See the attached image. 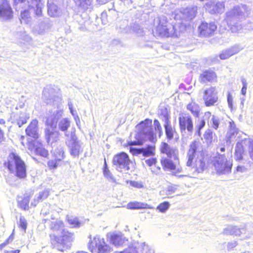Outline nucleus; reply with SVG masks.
<instances>
[{
	"mask_svg": "<svg viewBox=\"0 0 253 253\" xmlns=\"http://www.w3.org/2000/svg\"><path fill=\"white\" fill-rule=\"evenodd\" d=\"M248 144L249 145V151L250 156L252 160H253V141H251L250 140V142L249 143H248Z\"/></svg>",
	"mask_w": 253,
	"mask_h": 253,
	"instance_id": "obj_62",
	"label": "nucleus"
},
{
	"mask_svg": "<svg viewBox=\"0 0 253 253\" xmlns=\"http://www.w3.org/2000/svg\"><path fill=\"white\" fill-rule=\"evenodd\" d=\"M49 194V190L48 189H45L43 191L40 192L37 198H35L31 203V205L35 207L40 201H42L47 198Z\"/></svg>",
	"mask_w": 253,
	"mask_h": 253,
	"instance_id": "obj_40",
	"label": "nucleus"
},
{
	"mask_svg": "<svg viewBox=\"0 0 253 253\" xmlns=\"http://www.w3.org/2000/svg\"><path fill=\"white\" fill-rule=\"evenodd\" d=\"M77 5L85 10L91 6V0H74Z\"/></svg>",
	"mask_w": 253,
	"mask_h": 253,
	"instance_id": "obj_42",
	"label": "nucleus"
},
{
	"mask_svg": "<svg viewBox=\"0 0 253 253\" xmlns=\"http://www.w3.org/2000/svg\"><path fill=\"white\" fill-rule=\"evenodd\" d=\"M148 246L145 243H134L127 249L118 253H142L145 250H147Z\"/></svg>",
	"mask_w": 253,
	"mask_h": 253,
	"instance_id": "obj_23",
	"label": "nucleus"
},
{
	"mask_svg": "<svg viewBox=\"0 0 253 253\" xmlns=\"http://www.w3.org/2000/svg\"><path fill=\"white\" fill-rule=\"evenodd\" d=\"M38 125V121L37 120H32L25 130L26 134L34 138H38L39 137Z\"/></svg>",
	"mask_w": 253,
	"mask_h": 253,
	"instance_id": "obj_27",
	"label": "nucleus"
},
{
	"mask_svg": "<svg viewBox=\"0 0 253 253\" xmlns=\"http://www.w3.org/2000/svg\"><path fill=\"white\" fill-rule=\"evenodd\" d=\"M154 126L156 133H158L159 136L160 137L163 134V130L161 124L157 120L154 121Z\"/></svg>",
	"mask_w": 253,
	"mask_h": 253,
	"instance_id": "obj_50",
	"label": "nucleus"
},
{
	"mask_svg": "<svg viewBox=\"0 0 253 253\" xmlns=\"http://www.w3.org/2000/svg\"><path fill=\"white\" fill-rule=\"evenodd\" d=\"M216 26L214 23L203 22L199 27V31L201 36L208 37L211 35L216 29Z\"/></svg>",
	"mask_w": 253,
	"mask_h": 253,
	"instance_id": "obj_22",
	"label": "nucleus"
},
{
	"mask_svg": "<svg viewBox=\"0 0 253 253\" xmlns=\"http://www.w3.org/2000/svg\"><path fill=\"white\" fill-rule=\"evenodd\" d=\"M187 109L191 112L193 115L195 117H198L200 111V107L198 104L195 102L189 103L187 105Z\"/></svg>",
	"mask_w": 253,
	"mask_h": 253,
	"instance_id": "obj_41",
	"label": "nucleus"
},
{
	"mask_svg": "<svg viewBox=\"0 0 253 253\" xmlns=\"http://www.w3.org/2000/svg\"><path fill=\"white\" fill-rule=\"evenodd\" d=\"M130 184L131 186L137 189L143 188L144 187V184L141 181H131Z\"/></svg>",
	"mask_w": 253,
	"mask_h": 253,
	"instance_id": "obj_56",
	"label": "nucleus"
},
{
	"mask_svg": "<svg viewBox=\"0 0 253 253\" xmlns=\"http://www.w3.org/2000/svg\"><path fill=\"white\" fill-rule=\"evenodd\" d=\"M110 242L115 246H121L125 244L127 240L121 234H109L107 235Z\"/></svg>",
	"mask_w": 253,
	"mask_h": 253,
	"instance_id": "obj_28",
	"label": "nucleus"
},
{
	"mask_svg": "<svg viewBox=\"0 0 253 253\" xmlns=\"http://www.w3.org/2000/svg\"><path fill=\"white\" fill-rule=\"evenodd\" d=\"M29 201L30 197L28 196H25L23 198L18 197L17 199L18 206L22 210H28L29 208Z\"/></svg>",
	"mask_w": 253,
	"mask_h": 253,
	"instance_id": "obj_39",
	"label": "nucleus"
},
{
	"mask_svg": "<svg viewBox=\"0 0 253 253\" xmlns=\"http://www.w3.org/2000/svg\"><path fill=\"white\" fill-rule=\"evenodd\" d=\"M160 118L165 122H170L169 121V115L168 109L166 108H162L159 112Z\"/></svg>",
	"mask_w": 253,
	"mask_h": 253,
	"instance_id": "obj_46",
	"label": "nucleus"
},
{
	"mask_svg": "<svg viewBox=\"0 0 253 253\" xmlns=\"http://www.w3.org/2000/svg\"><path fill=\"white\" fill-rule=\"evenodd\" d=\"M33 145L37 154L43 157H46L48 156V151L43 147L41 143H38L36 141H34Z\"/></svg>",
	"mask_w": 253,
	"mask_h": 253,
	"instance_id": "obj_38",
	"label": "nucleus"
},
{
	"mask_svg": "<svg viewBox=\"0 0 253 253\" xmlns=\"http://www.w3.org/2000/svg\"><path fill=\"white\" fill-rule=\"evenodd\" d=\"M243 230V228H240L236 226L229 225L224 228L222 233L224 235L240 236L242 233V230Z\"/></svg>",
	"mask_w": 253,
	"mask_h": 253,
	"instance_id": "obj_36",
	"label": "nucleus"
},
{
	"mask_svg": "<svg viewBox=\"0 0 253 253\" xmlns=\"http://www.w3.org/2000/svg\"><path fill=\"white\" fill-rule=\"evenodd\" d=\"M52 115L47 117L46 125L47 127L45 129V137L48 143L56 141L59 138V133L56 130L57 120L63 114V109L59 106L58 109L54 110Z\"/></svg>",
	"mask_w": 253,
	"mask_h": 253,
	"instance_id": "obj_2",
	"label": "nucleus"
},
{
	"mask_svg": "<svg viewBox=\"0 0 253 253\" xmlns=\"http://www.w3.org/2000/svg\"><path fill=\"white\" fill-rule=\"evenodd\" d=\"M30 118V115L26 112H20L19 114L12 113L11 119L16 123L19 127H21L25 124Z\"/></svg>",
	"mask_w": 253,
	"mask_h": 253,
	"instance_id": "obj_26",
	"label": "nucleus"
},
{
	"mask_svg": "<svg viewBox=\"0 0 253 253\" xmlns=\"http://www.w3.org/2000/svg\"><path fill=\"white\" fill-rule=\"evenodd\" d=\"M216 79V75L215 73L211 70L203 71L199 77L200 82L203 83H205L207 82H212L215 81Z\"/></svg>",
	"mask_w": 253,
	"mask_h": 253,
	"instance_id": "obj_33",
	"label": "nucleus"
},
{
	"mask_svg": "<svg viewBox=\"0 0 253 253\" xmlns=\"http://www.w3.org/2000/svg\"><path fill=\"white\" fill-rule=\"evenodd\" d=\"M152 120L146 119L136 126V128L139 132L136 134V141H131L130 145H141L143 141L148 140L154 141L156 139V134L153 131Z\"/></svg>",
	"mask_w": 253,
	"mask_h": 253,
	"instance_id": "obj_3",
	"label": "nucleus"
},
{
	"mask_svg": "<svg viewBox=\"0 0 253 253\" xmlns=\"http://www.w3.org/2000/svg\"><path fill=\"white\" fill-rule=\"evenodd\" d=\"M88 248L92 253L96 248L98 253H110L112 251V248L105 242L104 239L99 236H96L93 240H90Z\"/></svg>",
	"mask_w": 253,
	"mask_h": 253,
	"instance_id": "obj_12",
	"label": "nucleus"
},
{
	"mask_svg": "<svg viewBox=\"0 0 253 253\" xmlns=\"http://www.w3.org/2000/svg\"><path fill=\"white\" fill-rule=\"evenodd\" d=\"M203 99L207 106L213 105L217 101V91L215 87H211L204 92Z\"/></svg>",
	"mask_w": 253,
	"mask_h": 253,
	"instance_id": "obj_19",
	"label": "nucleus"
},
{
	"mask_svg": "<svg viewBox=\"0 0 253 253\" xmlns=\"http://www.w3.org/2000/svg\"><path fill=\"white\" fill-rule=\"evenodd\" d=\"M13 17V11L9 1L7 0L0 1V18L9 20Z\"/></svg>",
	"mask_w": 253,
	"mask_h": 253,
	"instance_id": "obj_17",
	"label": "nucleus"
},
{
	"mask_svg": "<svg viewBox=\"0 0 253 253\" xmlns=\"http://www.w3.org/2000/svg\"><path fill=\"white\" fill-rule=\"evenodd\" d=\"M47 28V26L44 23L40 24L38 26L35 28L34 32L38 35H43Z\"/></svg>",
	"mask_w": 253,
	"mask_h": 253,
	"instance_id": "obj_43",
	"label": "nucleus"
},
{
	"mask_svg": "<svg viewBox=\"0 0 253 253\" xmlns=\"http://www.w3.org/2000/svg\"><path fill=\"white\" fill-rule=\"evenodd\" d=\"M11 40L17 44H22L30 42L32 38L24 30L19 29L13 33Z\"/></svg>",
	"mask_w": 253,
	"mask_h": 253,
	"instance_id": "obj_18",
	"label": "nucleus"
},
{
	"mask_svg": "<svg viewBox=\"0 0 253 253\" xmlns=\"http://www.w3.org/2000/svg\"><path fill=\"white\" fill-rule=\"evenodd\" d=\"M19 225L25 232L27 229V222L24 216H21L19 219Z\"/></svg>",
	"mask_w": 253,
	"mask_h": 253,
	"instance_id": "obj_55",
	"label": "nucleus"
},
{
	"mask_svg": "<svg viewBox=\"0 0 253 253\" xmlns=\"http://www.w3.org/2000/svg\"><path fill=\"white\" fill-rule=\"evenodd\" d=\"M165 129L166 137L168 139L171 140L174 139L177 140L178 139V135L175 130L174 127H172L171 125L170 122H165L164 124Z\"/></svg>",
	"mask_w": 253,
	"mask_h": 253,
	"instance_id": "obj_30",
	"label": "nucleus"
},
{
	"mask_svg": "<svg viewBox=\"0 0 253 253\" xmlns=\"http://www.w3.org/2000/svg\"><path fill=\"white\" fill-rule=\"evenodd\" d=\"M68 105L70 110V112L74 117L78 115L76 111L73 109V104L71 101H68Z\"/></svg>",
	"mask_w": 253,
	"mask_h": 253,
	"instance_id": "obj_60",
	"label": "nucleus"
},
{
	"mask_svg": "<svg viewBox=\"0 0 253 253\" xmlns=\"http://www.w3.org/2000/svg\"><path fill=\"white\" fill-rule=\"evenodd\" d=\"M60 118L57 120L58 127L60 130L65 132V135L68 137L69 134L67 133V129L70 126V121L67 118L60 119Z\"/></svg>",
	"mask_w": 253,
	"mask_h": 253,
	"instance_id": "obj_35",
	"label": "nucleus"
},
{
	"mask_svg": "<svg viewBox=\"0 0 253 253\" xmlns=\"http://www.w3.org/2000/svg\"><path fill=\"white\" fill-rule=\"evenodd\" d=\"M59 89L55 88L51 86H47L45 87L42 92V99L47 104H52L56 105L58 110L59 106H61L63 109L62 105L61 98L59 93Z\"/></svg>",
	"mask_w": 253,
	"mask_h": 253,
	"instance_id": "obj_8",
	"label": "nucleus"
},
{
	"mask_svg": "<svg viewBox=\"0 0 253 253\" xmlns=\"http://www.w3.org/2000/svg\"><path fill=\"white\" fill-rule=\"evenodd\" d=\"M49 228L53 232V233H51L50 234H54L58 236L59 234L63 232V231L66 230L64 229V225L63 221L60 219L51 221Z\"/></svg>",
	"mask_w": 253,
	"mask_h": 253,
	"instance_id": "obj_29",
	"label": "nucleus"
},
{
	"mask_svg": "<svg viewBox=\"0 0 253 253\" xmlns=\"http://www.w3.org/2000/svg\"><path fill=\"white\" fill-rule=\"evenodd\" d=\"M130 163L128 155L124 152L116 155L113 159V164L116 169L120 172L127 173L130 169Z\"/></svg>",
	"mask_w": 253,
	"mask_h": 253,
	"instance_id": "obj_10",
	"label": "nucleus"
},
{
	"mask_svg": "<svg viewBox=\"0 0 253 253\" xmlns=\"http://www.w3.org/2000/svg\"><path fill=\"white\" fill-rule=\"evenodd\" d=\"M250 142V139L245 138L242 140L241 142H237L236 146L235 152V158L236 160H240L242 159L243 154L244 152L243 145H248Z\"/></svg>",
	"mask_w": 253,
	"mask_h": 253,
	"instance_id": "obj_31",
	"label": "nucleus"
},
{
	"mask_svg": "<svg viewBox=\"0 0 253 253\" xmlns=\"http://www.w3.org/2000/svg\"><path fill=\"white\" fill-rule=\"evenodd\" d=\"M197 11L196 6L186 8H181L175 11L174 19L176 20L184 19L189 21L193 19L196 16Z\"/></svg>",
	"mask_w": 253,
	"mask_h": 253,
	"instance_id": "obj_15",
	"label": "nucleus"
},
{
	"mask_svg": "<svg viewBox=\"0 0 253 253\" xmlns=\"http://www.w3.org/2000/svg\"><path fill=\"white\" fill-rule=\"evenodd\" d=\"M66 144L72 156L78 157L79 155L83 152V148L75 132H71L70 137L66 140Z\"/></svg>",
	"mask_w": 253,
	"mask_h": 253,
	"instance_id": "obj_11",
	"label": "nucleus"
},
{
	"mask_svg": "<svg viewBox=\"0 0 253 253\" xmlns=\"http://www.w3.org/2000/svg\"><path fill=\"white\" fill-rule=\"evenodd\" d=\"M21 18L25 22H27L30 18V11L29 10L24 9L21 11L20 14Z\"/></svg>",
	"mask_w": 253,
	"mask_h": 253,
	"instance_id": "obj_54",
	"label": "nucleus"
},
{
	"mask_svg": "<svg viewBox=\"0 0 253 253\" xmlns=\"http://www.w3.org/2000/svg\"><path fill=\"white\" fill-rule=\"evenodd\" d=\"M61 162L58 161L56 159L54 160H50L47 162V166L49 169H56L57 167L60 164Z\"/></svg>",
	"mask_w": 253,
	"mask_h": 253,
	"instance_id": "obj_51",
	"label": "nucleus"
},
{
	"mask_svg": "<svg viewBox=\"0 0 253 253\" xmlns=\"http://www.w3.org/2000/svg\"><path fill=\"white\" fill-rule=\"evenodd\" d=\"M151 170L152 173L155 174H159L161 172V168L159 167H156V165H155L152 167H151Z\"/></svg>",
	"mask_w": 253,
	"mask_h": 253,
	"instance_id": "obj_61",
	"label": "nucleus"
},
{
	"mask_svg": "<svg viewBox=\"0 0 253 253\" xmlns=\"http://www.w3.org/2000/svg\"><path fill=\"white\" fill-rule=\"evenodd\" d=\"M11 173L15 174L18 178L22 179L26 176V167L20 157L15 153H10L5 164Z\"/></svg>",
	"mask_w": 253,
	"mask_h": 253,
	"instance_id": "obj_5",
	"label": "nucleus"
},
{
	"mask_svg": "<svg viewBox=\"0 0 253 253\" xmlns=\"http://www.w3.org/2000/svg\"><path fill=\"white\" fill-rule=\"evenodd\" d=\"M127 208L128 209H150L152 208L150 206H149L147 203L138 202L136 201L130 202L128 203L127 205Z\"/></svg>",
	"mask_w": 253,
	"mask_h": 253,
	"instance_id": "obj_37",
	"label": "nucleus"
},
{
	"mask_svg": "<svg viewBox=\"0 0 253 253\" xmlns=\"http://www.w3.org/2000/svg\"><path fill=\"white\" fill-rule=\"evenodd\" d=\"M177 189V186L176 185H170L168 186L167 190V195H170L174 193Z\"/></svg>",
	"mask_w": 253,
	"mask_h": 253,
	"instance_id": "obj_59",
	"label": "nucleus"
},
{
	"mask_svg": "<svg viewBox=\"0 0 253 253\" xmlns=\"http://www.w3.org/2000/svg\"><path fill=\"white\" fill-rule=\"evenodd\" d=\"M170 204L168 202H164L160 204L157 207V210L162 213L166 212L170 207Z\"/></svg>",
	"mask_w": 253,
	"mask_h": 253,
	"instance_id": "obj_48",
	"label": "nucleus"
},
{
	"mask_svg": "<svg viewBox=\"0 0 253 253\" xmlns=\"http://www.w3.org/2000/svg\"><path fill=\"white\" fill-rule=\"evenodd\" d=\"M211 116V112H207L205 113L203 117L198 121L195 126V134H197L199 136L201 135V130L205 126L206 121L208 120Z\"/></svg>",
	"mask_w": 253,
	"mask_h": 253,
	"instance_id": "obj_34",
	"label": "nucleus"
},
{
	"mask_svg": "<svg viewBox=\"0 0 253 253\" xmlns=\"http://www.w3.org/2000/svg\"><path fill=\"white\" fill-rule=\"evenodd\" d=\"M187 158L186 165L191 168L193 175L201 173L206 168V160L200 142L194 141L190 144Z\"/></svg>",
	"mask_w": 253,
	"mask_h": 253,
	"instance_id": "obj_1",
	"label": "nucleus"
},
{
	"mask_svg": "<svg viewBox=\"0 0 253 253\" xmlns=\"http://www.w3.org/2000/svg\"><path fill=\"white\" fill-rule=\"evenodd\" d=\"M67 219L69 224L72 227H79L81 225V222L79 221L78 218L77 217L67 216Z\"/></svg>",
	"mask_w": 253,
	"mask_h": 253,
	"instance_id": "obj_47",
	"label": "nucleus"
},
{
	"mask_svg": "<svg viewBox=\"0 0 253 253\" xmlns=\"http://www.w3.org/2000/svg\"><path fill=\"white\" fill-rule=\"evenodd\" d=\"M219 122V119L217 117L212 116L211 123V126L213 128L217 129L218 128Z\"/></svg>",
	"mask_w": 253,
	"mask_h": 253,
	"instance_id": "obj_52",
	"label": "nucleus"
},
{
	"mask_svg": "<svg viewBox=\"0 0 253 253\" xmlns=\"http://www.w3.org/2000/svg\"><path fill=\"white\" fill-rule=\"evenodd\" d=\"M240 131L236 127V126L233 121L231 120L229 122L228 131L226 134V139L227 141H233L236 140L239 137Z\"/></svg>",
	"mask_w": 253,
	"mask_h": 253,
	"instance_id": "obj_20",
	"label": "nucleus"
},
{
	"mask_svg": "<svg viewBox=\"0 0 253 253\" xmlns=\"http://www.w3.org/2000/svg\"><path fill=\"white\" fill-rule=\"evenodd\" d=\"M204 139L207 144H211L213 139V132L210 129H207L203 135Z\"/></svg>",
	"mask_w": 253,
	"mask_h": 253,
	"instance_id": "obj_45",
	"label": "nucleus"
},
{
	"mask_svg": "<svg viewBox=\"0 0 253 253\" xmlns=\"http://www.w3.org/2000/svg\"><path fill=\"white\" fill-rule=\"evenodd\" d=\"M216 172L219 174H228L231 171L232 161L228 160L224 155H218L212 161Z\"/></svg>",
	"mask_w": 253,
	"mask_h": 253,
	"instance_id": "obj_9",
	"label": "nucleus"
},
{
	"mask_svg": "<svg viewBox=\"0 0 253 253\" xmlns=\"http://www.w3.org/2000/svg\"><path fill=\"white\" fill-rule=\"evenodd\" d=\"M179 128L182 133L185 132L186 130L189 133L193 130V123L191 117L185 113L179 114L178 118Z\"/></svg>",
	"mask_w": 253,
	"mask_h": 253,
	"instance_id": "obj_16",
	"label": "nucleus"
},
{
	"mask_svg": "<svg viewBox=\"0 0 253 253\" xmlns=\"http://www.w3.org/2000/svg\"><path fill=\"white\" fill-rule=\"evenodd\" d=\"M53 155L55 159L60 162L65 158V152L62 148H59L55 150Z\"/></svg>",
	"mask_w": 253,
	"mask_h": 253,
	"instance_id": "obj_44",
	"label": "nucleus"
},
{
	"mask_svg": "<svg viewBox=\"0 0 253 253\" xmlns=\"http://www.w3.org/2000/svg\"><path fill=\"white\" fill-rule=\"evenodd\" d=\"M43 0H14L15 3L19 4L20 6L28 7L33 10L37 15H41L43 6Z\"/></svg>",
	"mask_w": 253,
	"mask_h": 253,
	"instance_id": "obj_13",
	"label": "nucleus"
},
{
	"mask_svg": "<svg viewBox=\"0 0 253 253\" xmlns=\"http://www.w3.org/2000/svg\"><path fill=\"white\" fill-rule=\"evenodd\" d=\"M145 162L147 166L150 167H152L154 165H156L157 160L156 158H151L146 159Z\"/></svg>",
	"mask_w": 253,
	"mask_h": 253,
	"instance_id": "obj_58",
	"label": "nucleus"
},
{
	"mask_svg": "<svg viewBox=\"0 0 253 253\" xmlns=\"http://www.w3.org/2000/svg\"><path fill=\"white\" fill-rule=\"evenodd\" d=\"M246 10L247 6L245 5H242L235 6L233 9L226 13L225 22L227 23L232 33L237 32L242 29L241 25L238 24L237 22L245 17V12Z\"/></svg>",
	"mask_w": 253,
	"mask_h": 253,
	"instance_id": "obj_4",
	"label": "nucleus"
},
{
	"mask_svg": "<svg viewBox=\"0 0 253 253\" xmlns=\"http://www.w3.org/2000/svg\"><path fill=\"white\" fill-rule=\"evenodd\" d=\"M227 102L228 107L232 110L233 109V98L231 93L229 92L227 95Z\"/></svg>",
	"mask_w": 253,
	"mask_h": 253,
	"instance_id": "obj_57",
	"label": "nucleus"
},
{
	"mask_svg": "<svg viewBox=\"0 0 253 253\" xmlns=\"http://www.w3.org/2000/svg\"><path fill=\"white\" fill-rule=\"evenodd\" d=\"M133 30L138 34L141 35L143 33V29L140 28L138 25H136V27H133Z\"/></svg>",
	"mask_w": 253,
	"mask_h": 253,
	"instance_id": "obj_64",
	"label": "nucleus"
},
{
	"mask_svg": "<svg viewBox=\"0 0 253 253\" xmlns=\"http://www.w3.org/2000/svg\"><path fill=\"white\" fill-rule=\"evenodd\" d=\"M243 48L241 47L239 45H235L228 49L223 50L219 55V57L221 60L226 59L230 56L238 53Z\"/></svg>",
	"mask_w": 253,
	"mask_h": 253,
	"instance_id": "obj_32",
	"label": "nucleus"
},
{
	"mask_svg": "<svg viewBox=\"0 0 253 253\" xmlns=\"http://www.w3.org/2000/svg\"><path fill=\"white\" fill-rule=\"evenodd\" d=\"M103 174L106 178L109 179L110 181L112 182H115V179L113 177V175L112 174L108 168H106L105 169H103Z\"/></svg>",
	"mask_w": 253,
	"mask_h": 253,
	"instance_id": "obj_53",
	"label": "nucleus"
},
{
	"mask_svg": "<svg viewBox=\"0 0 253 253\" xmlns=\"http://www.w3.org/2000/svg\"><path fill=\"white\" fill-rule=\"evenodd\" d=\"M156 34L162 37H178L179 31L177 30L176 26L168 23L166 18L162 17L156 28Z\"/></svg>",
	"mask_w": 253,
	"mask_h": 253,
	"instance_id": "obj_7",
	"label": "nucleus"
},
{
	"mask_svg": "<svg viewBox=\"0 0 253 253\" xmlns=\"http://www.w3.org/2000/svg\"><path fill=\"white\" fill-rule=\"evenodd\" d=\"M237 244L236 242H233L231 243H228L227 244V250L228 251H231L232 249L236 247Z\"/></svg>",
	"mask_w": 253,
	"mask_h": 253,
	"instance_id": "obj_63",
	"label": "nucleus"
},
{
	"mask_svg": "<svg viewBox=\"0 0 253 253\" xmlns=\"http://www.w3.org/2000/svg\"><path fill=\"white\" fill-rule=\"evenodd\" d=\"M50 242L54 248L59 251L63 252L69 248L72 242L74 240V235L73 233L69 232L68 230L63 231L60 236L50 234Z\"/></svg>",
	"mask_w": 253,
	"mask_h": 253,
	"instance_id": "obj_6",
	"label": "nucleus"
},
{
	"mask_svg": "<svg viewBox=\"0 0 253 253\" xmlns=\"http://www.w3.org/2000/svg\"><path fill=\"white\" fill-rule=\"evenodd\" d=\"M161 162L164 169L171 172L174 175H176L182 171V168L180 166L178 158H163Z\"/></svg>",
	"mask_w": 253,
	"mask_h": 253,
	"instance_id": "obj_14",
	"label": "nucleus"
},
{
	"mask_svg": "<svg viewBox=\"0 0 253 253\" xmlns=\"http://www.w3.org/2000/svg\"><path fill=\"white\" fill-rule=\"evenodd\" d=\"M161 152L166 154L167 158H178V150L174 147H171L166 143H162L161 146Z\"/></svg>",
	"mask_w": 253,
	"mask_h": 253,
	"instance_id": "obj_25",
	"label": "nucleus"
},
{
	"mask_svg": "<svg viewBox=\"0 0 253 253\" xmlns=\"http://www.w3.org/2000/svg\"><path fill=\"white\" fill-rule=\"evenodd\" d=\"M206 9L211 14L221 13L224 10V3L223 2L210 1L205 5Z\"/></svg>",
	"mask_w": 253,
	"mask_h": 253,
	"instance_id": "obj_21",
	"label": "nucleus"
},
{
	"mask_svg": "<svg viewBox=\"0 0 253 253\" xmlns=\"http://www.w3.org/2000/svg\"><path fill=\"white\" fill-rule=\"evenodd\" d=\"M48 13L52 17L56 16L58 14V7L54 4H50L48 6Z\"/></svg>",
	"mask_w": 253,
	"mask_h": 253,
	"instance_id": "obj_49",
	"label": "nucleus"
},
{
	"mask_svg": "<svg viewBox=\"0 0 253 253\" xmlns=\"http://www.w3.org/2000/svg\"><path fill=\"white\" fill-rule=\"evenodd\" d=\"M130 152L133 155H142L143 157H150L155 154V147L148 146L145 148H131Z\"/></svg>",
	"mask_w": 253,
	"mask_h": 253,
	"instance_id": "obj_24",
	"label": "nucleus"
}]
</instances>
